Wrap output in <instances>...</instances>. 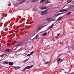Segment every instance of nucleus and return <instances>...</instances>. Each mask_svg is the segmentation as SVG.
I'll list each match as a JSON object with an SVG mask.
<instances>
[{"label": "nucleus", "mask_w": 74, "mask_h": 74, "mask_svg": "<svg viewBox=\"0 0 74 74\" xmlns=\"http://www.w3.org/2000/svg\"><path fill=\"white\" fill-rule=\"evenodd\" d=\"M43 25H44L42 27H39L37 28V30L38 31H38H39L40 30V29H42V28H43V27H45V26H47V25H48V23H44Z\"/></svg>", "instance_id": "nucleus-1"}, {"label": "nucleus", "mask_w": 74, "mask_h": 74, "mask_svg": "<svg viewBox=\"0 0 74 74\" xmlns=\"http://www.w3.org/2000/svg\"><path fill=\"white\" fill-rule=\"evenodd\" d=\"M41 14L43 15H46V14H47V11H43L41 12Z\"/></svg>", "instance_id": "nucleus-2"}, {"label": "nucleus", "mask_w": 74, "mask_h": 74, "mask_svg": "<svg viewBox=\"0 0 74 74\" xmlns=\"http://www.w3.org/2000/svg\"><path fill=\"white\" fill-rule=\"evenodd\" d=\"M29 1L32 3H36L38 1V0H30Z\"/></svg>", "instance_id": "nucleus-3"}, {"label": "nucleus", "mask_w": 74, "mask_h": 74, "mask_svg": "<svg viewBox=\"0 0 74 74\" xmlns=\"http://www.w3.org/2000/svg\"><path fill=\"white\" fill-rule=\"evenodd\" d=\"M62 13H58L55 15L54 16H55V17H56V16L60 15H62Z\"/></svg>", "instance_id": "nucleus-4"}, {"label": "nucleus", "mask_w": 74, "mask_h": 74, "mask_svg": "<svg viewBox=\"0 0 74 74\" xmlns=\"http://www.w3.org/2000/svg\"><path fill=\"white\" fill-rule=\"evenodd\" d=\"M22 45H23V44H22V43H20L17 45V47H21V46H22Z\"/></svg>", "instance_id": "nucleus-5"}, {"label": "nucleus", "mask_w": 74, "mask_h": 74, "mask_svg": "<svg viewBox=\"0 0 74 74\" xmlns=\"http://www.w3.org/2000/svg\"><path fill=\"white\" fill-rule=\"evenodd\" d=\"M54 25V24H52L51 25V26H50L49 27H48V29H51V28H52V27H53V25Z\"/></svg>", "instance_id": "nucleus-6"}, {"label": "nucleus", "mask_w": 74, "mask_h": 74, "mask_svg": "<svg viewBox=\"0 0 74 74\" xmlns=\"http://www.w3.org/2000/svg\"><path fill=\"white\" fill-rule=\"evenodd\" d=\"M32 66H28L26 67V69H30V68H32Z\"/></svg>", "instance_id": "nucleus-7"}, {"label": "nucleus", "mask_w": 74, "mask_h": 74, "mask_svg": "<svg viewBox=\"0 0 74 74\" xmlns=\"http://www.w3.org/2000/svg\"><path fill=\"white\" fill-rule=\"evenodd\" d=\"M14 64V63L12 62H10L9 63V65L10 66H12V65H13Z\"/></svg>", "instance_id": "nucleus-8"}, {"label": "nucleus", "mask_w": 74, "mask_h": 74, "mask_svg": "<svg viewBox=\"0 0 74 74\" xmlns=\"http://www.w3.org/2000/svg\"><path fill=\"white\" fill-rule=\"evenodd\" d=\"M67 11V10L66 9H63L60 10L59 12H64V11Z\"/></svg>", "instance_id": "nucleus-9"}, {"label": "nucleus", "mask_w": 74, "mask_h": 74, "mask_svg": "<svg viewBox=\"0 0 74 74\" xmlns=\"http://www.w3.org/2000/svg\"><path fill=\"white\" fill-rule=\"evenodd\" d=\"M14 68L16 70H18L20 69V68H21V67L15 66L14 67Z\"/></svg>", "instance_id": "nucleus-10"}, {"label": "nucleus", "mask_w": 74, "mask_h": 74, "mask_svg": "<svg viewBox=\"0 0 74 74\" xmlns=\"http://www.w3.org/2000/svg\"><path fill=\"white\" fill-rule=\"evenodd\" d=\"M18 47H17V46H15L13 47L12 49H13V50H16V48H18Z\"/></svg>", "instance_id": "nucleus-11"}, {"label": "nucleus", "mask_w": 74, "mask_h": 74, "mask_svg": "<svg viewBox=\"0 0 74 74\" xmlns=\"http://www.w3.org/2000/svg\"><path fill=\"white\" fill-rule=\"evenodd\" d=\"M38 37V34L33 39H32V40H34V39H37V38Z\"/></svg>", "instance_id": "nucleus-12"}, {"label": "nucleus", "mask_w": 74, "mask_h": 74, "mask_svg": "<svg viewBox=\"0 0 74 74\" xmlns=\"http://www.w3.org/2000/svg\"><path fill=\"white\" fill-rule=\"evenodd\" d=\"M71 14V12H69V13L66 14L65 15H66V16H67V15H69Z\"/></svg>", "instance_id": "nucleus-13"}, {"label": "nucleus", "mask_w": 74, "mask_h": 74, "mask_svg": "<svg viewBox=\"0 0 74 74\" xmlns=\"http://www.w3.org/2000/svg\"><path fill=\"white\" fill-rule=\"evenodd\" d=\"M47 35V33H45L44 34H42L41 35V36H45Z\"/></svg>", "instance_id": "nucleus-14"}, {"label": "nucleus", "mask_w": 74, "mask_h": 74, "mask_svg": "<svg viewBox=\"0 0 74 74\" xmlns=\"http://www.w3.org/2000/svg\"><path fill=\"white\" fill-rule=\"evenodd\" d=\"M8 62H7V61H5V62H3V64H8Z\"/></svg>", "instance_id": "nucleus-15"}, {"label": "nucleus", "mask_w": 74, "mask_h": 74, "mask_svg": "<svg viewBox=\"0 0 74 74\" xmlns=\"http://www.w3.org/2000/svg\"><path fill=\"white\" fill-rule=\"evenodd\" d=\"M48 20H47V21H51L52 20V18H49L48 19Z\"/></svg>", "instance_id": "nucleus-16"}, {"label": "nucleus", "mask_w": 74, "mask_h": 74, "mask_svg": "<svg viewBox=\"0 0 74 74\" xmlns=\"http://www.w3.org/2000/svg\"><path fill=\"white\" fill-rule=\"evenodd\" d=\"M62 18V16H61L59 17L57 19V21H59V20H60L61 18Z\"/></svg>", "instance_id": "nucleus-17"}, {"label": "nucleus", "mask_w": 74, "mask_h": 74, "mask_svg": "<svg viewBox=\"0 0 74 74\" xmlns=\"http://www.w3.org/2000/svg\"><path fill=\"white\" fill-rule=\"evenodd\" d=\"M45 1V0H41L40 1V3H42Z\"/></svg>", "instance_id": "nucleus-18"}, {"label": "nucleus", "mask_w": 74, "mask_h": 74, "mask_svg": "<svg viewBox=\"0 0 74 74\" xmlns=\"http://www.w3.org/2000/svg\"><path fill=\"white\" fill-rule=\"evenodd\" d=\"M47 7H45V8H40V9H42V10H45V9H47Z\"/></svg>", "instance_id": "nucleus-19"}, {"label": "nucleus", "mask_w": 74, "mask_h": 74, "mask_svg": "<svg viewBox=\"0 0 74 74\" xmlns=\"http://www.w3.org/2000/svg\"><path fill=\"white\" fill-rule=\"evenodd\" d=\"M60 58H59L57 60V62L58 63H59V62H60Z\"/></svg>", "instance_id": "nucleus-20"}, {"label": "nucleus", "mask_w": 74, "mask_h": 74, "mask_svg": "<svg viewBox=\"0 0 74 74\" xmlns=\"http://www.w3.org/2000/svg\"><path fill=\"white\" fill-rule=\"evenodd\" d=\"M49 63V62H45V64H48Z\"/></svg>", "instance_id": "nucleus-21"}, {"label": "nucleus", "mask_w": 74, "mask_h": 74, "mask_svg": "<svg viewBox=\"0 0 74 74\" xmlns=\"http://www.w3.org/2000/svg\"><path fill=\"white\" fill-rule=\"evenodd\" d=\"M34 51H33L32 52L30 53V55H32V54H33L34 53Z\"/></svg>", "instance_id": "nucleus-22"}, {"label": "nucleus", "mask_w": 74, "mask_h": 74, "mask_svg": "<svg viewBox=\"0 0 74 74\" xmlns=\"http://www.w3.org/2000/svg\"><path fill=\"white\" fill-rule=\"evenodd\" d=\"M67 1H68V3H70L71 2V0H67Z\"/></svg>", "instance_id": "nucleus-23"}, {"label": "nucleus", "mask_w": 74, "mask_h": 74, "mask_svg": "<svg viewBox=\"0 0 74 74\" xmlns=\"http://www.w3.org/2000/svg\"><path fill=\"white\" fill-rule=\"evenodd\" d=\"M50 3V2H49V1H47L45 3L46 4H47L48 3Z\"/></svg>", "instance_id": "nucleus-24"}, {"label": "nucleus", "mask_w": 74, "mask_h": 74, "mask_svg": "<svg viewBox=\"0 0 74 74\" xmlns=\"http://www.w3.org/2000/svg\"><path fill=\"white\" fill-rule=\"evenodd\" d=\"M10 51V49H7L5 51H6V52H8V51Z\"/></svg>", "instance_id": "nucleus-25"}, {"label": "nucleus", "mask_w": 74, "mask_h": 74, "mask_svg": "<svg viewBox=\"0 0 74 74\" xmlns=\"http://www.w3.org/2000/svg\"><path fill=\"white\" fill-rule=\"evenodd\" d=\"M26 67L24 68L23 70V71H25L26 70Z\"/></svg>", "instance_id": "nucleus-26"}, {"label": "nucleus", "mask_w": 74, "mask_h": 74, "mask_svg": "<svg viewBox=\"0 0 74 74\" xmlns=\"http://www.w3.org/2000/svg\"><path fill=\"white\" fill-rule=\"evenodd\" d=\"M30 55H30V54H27V56H30Z\"/></svg>", "instance_id": "nucleus-27"}, {"label": "nucleus", "mask_w": 74, "mask_h": 74, "mask_svg": "<svg viewBox=\"0 0 74 74\" xmlns=\"http://www.w3.org/2000/svg\"><path fill=\"white\" fill-rule=\"evenodd\" d=\"M28 59H27V60H25L24 61V62H26V61H27V60H28Z\"/></svg>", "instance_id": "nucleus-28"}, {"label": "nucleus", "mask_w": 74, "mask_h": 74, "mask_svg": "<svg viewBox=\"0 0 74 74\" xmlns=\"http://www.w3.org/2000/svg\"><path fill=\"white\" fill-rule=\"evenodd\" d=\"M55 38H58V36H56L55 37Z\"/></svg>", "instance_id": "nucleus-29"}, {"label": "nucleus", "mask_w": 74, "mask_h": 74, "mask_svg": "<svg viewBox=\"0 0 74 74\" xmlns=\"http://www.w3.org/2000/svg\"><path fill=\"white\" fill-rule=\"evenodd\" d=\"M62 60H63V59H60V61L61 62H62Z\"/></svg>", "instance_id": "nucleus-30"}, {"label": "nucleus", "mask_w": 74, "mask_h": 74, "mask_svg": "<svg viewBox=\"0 0 74 74\" xmlns=\"http://www.w3.org/2000/svg\"><path fill=\"white\" fill-rule=\"evenodd\" d=\"M60 44H63V42H61L60 43Z\"/></svg>", "instance_id": "nucleus-31"}, {"label": "nucleus", "mask_w": 74, "mask_h": 74, "mask_svg": "<svg viewBox=\"0 0 74 74\" xmlns=\"http://www.w3.org/2000/svg\"><path fill=\"white\" fill-rule=\"evenodd\" d=\"M4 56V55H2L1 56V57H3V56Z\"/></svg>", "instance_id": "nucleus-32"}, {"label": "nucleus", "mask_w": 74, "mask_h": 74, "mask_svg": "<svg viewBox=\"0 0 74 74\" xmlns=\"http://www.w3.org/2000/svg\"><path fill=\"white\" fill-rule=\"evenodd\" d=\"M61 55H62V54H60V55H59L58 56V57H59V56H61Z\"/></svg>", "instance_id": "nucleus-33"}, {"label": "nucleus", "mask_w": 74, "mask_h": 74, "mask_svg": "<svg viewBox=\"0 0 74 74\" xmlns=\"http://www.w3.org/2000/svg\"><path fill=\"white\" fill-rule=\"evenodd\" d=\"M59 34H58L57 35L58 36H59Z\"/></svg>", "instance_id": "nucleus-34"}, {"label": "nucleus", "mask_w": 74, "mask_h": 74, "mask_svg": "<svg viewBox=\"0 0 74 74\" xmlns=\"http://www.w3.org/2000/svg\"><path fill=\"white\" fill-rule=\"evenodd\" d=\"M14 5L15 6H17V5H16L15 4H14Z\"/></svg>", "instance_id": "nucleus-35"}, {"label": "nucleus", "mask_w": 74, "mask_h": 74, "mask_svg": "<svg viewBox=\"0 0 74 74\" xmlns=\"http://www.w3.org/2000/svg\"><path fill=\"white\" fill-rule=\"evenodd\" d=\"M66 73H67L66 72H64L65 74H66Z\"/></svg>", "instance_id": "nucleus-36"}, {"label": "nucleus", "mask_w": 74, "mask_h": 74, "mask_svg": "<svg viewBox=\"0 0 74 74\" xmlns=\"http://www.w3.org/2000/svg\"><path fill=\"white\" fill-rule=\"evenodd\" d=\"M26 0H24V1H26Z\"/></svg>", "instance_id": "nucleus-37"}, {"label": "nucleus", "mask_w": 74, "mask_h": 74, "mask_svg": "<svg viewBox=\"0 0 74 74\" xmlns=\"http://www.w3.org/2000/svg\"><path fill=\"white\" fill-rule=\"evenodd\" d=\"M71 7H73L71 5Z\"/></svg>", "instance_id": "nucleus-38"}, {"label": "nucleus", "mask_w": 74, "mask_h": 74, "mask_svg": "<svg viewBox=\"0 0 74 74\" xmlns=\"http://www.w3.org/2000/svg\"><path fill=\"white\" fill-rule=\"evenodd\" d=\"M22 3V2H20V3Z\"/></svg>", "instance_id": "nucleus-39"}, {"label": "nucleus", "mask_w": 74, "mask_h": 74, "mask_svg": "<svg viewBox=\"0 0 74 74\" xmlns=\"http://www.w3.org/2000/svg\"><path fill=\"white\" fill-rule=\"evenodd\" d=\"M0 61H1V60H0Z\"/></svg>", "instance_id": "nucleus-40"}, {"label": "nucleus", "mask_w": 74, "mask_h": 74, "mask_svg": "<svg viewBox=\"0 0 74 74\" xmlns=\"http://www.w3.org/2000/svg\"><path fill=\"white\" fill-rule=\"evenodd\" d=\"M34 36V35H33L32 36Z\"/></svg>", "instance_id": "nucleus-41"}]
</instances>
